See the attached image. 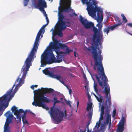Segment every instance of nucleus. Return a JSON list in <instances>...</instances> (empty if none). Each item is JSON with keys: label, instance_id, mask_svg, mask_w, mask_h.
Wrapping results in <instances>:
<instances>
[{"label": "nucleus", "instance_id": "13", "mask_svg": "<svg viewBox=\"0 0 132 132\" xmlns=\"http://www.w3.org/2000/svg\"><path fill=\"white\" fill-rule=\"evenodd\" d=\"M126 120L124 117L122 116L116 130L117 132H122L124 130V125Z\"/></svg>", "mask_w": 132, "mask_h": 132}, {"label": "nucleus", "instance_id": "3", "mask_svg": "<svg viewBox=\"0 0 132 132\" xmlns=\"http://www.w3.org/2000/svg\"><path fill=\"white\" fill-rule=\"evenodd\" d=\"M45 31L44 29H40L39 30L36 37L34 44L33 47L31 50L30 53L29 54L28 57L26 59L24 63V64L22 67L21 69V72H22V75L21 73L17 79L16 80L15 84L21 86L24 83V81L26 77L27 73V72L30 66L31 65V62L33 61L35 57L34 55L35 53H36L37 49L38 48L39 44L38 42L39 39L40 37L43 32V34Z\"/></svg>", "mask_w": 132, "mask_h": 132}, {"label": "nucleus", "instance_id": "10", "mask_svg": "<svg viewBox=\"0 0 132 132\" xmlns=\"http://www.w3.org/2000/svg\"><path fill=\"white\" fill-rule=\"evenodd\" d=\"M50 48L52 49H55L56 51H58L59 48H60L65 50L67 53L69 54L70 52L72 51V50H70L67 46L63 44L59 43L58 40L56 39L53 40V42H51V44L50 46Z\"/></svg>", "mask_w": 132, "mask_h": 132}, {"label": "nucleus", "instance_id": "25", "mask_svg": "<svg viewBox=\"0 0 132 132\" xmlns=\"http://www.w3.org/2000/svg\"><path fill=\"white\" fill-rule=\"evenodd\" d=\"M96 26L98 27L99 31H100L101 30L103 27L102 23V22H98Z\"/></svg>", "mask_w": 132, "mask_h": 132}, {"label": "nucleus", "instance_id": "30", "mask_svg": "<svg viewBox=\"0 0 132 132\" xmlns=\"http://www.w3.org/2000/svg\"><path fill=\"white\" fill-rule=\"evenodd\" d=\"M104 106H102L101 108V114H103L104 113Z\"/></svg>", "mask_w": 132, "mask_h": 132}, {"label": "nucleus", "instance_id": "51", "mask_svg": "<svg viewBox=\"0 0 132 132\" xmlns=\"http://www.w3.org/2000/svg\"><path fill=\"white\" fill-rule=\"evenodd\" d=\"M45 0H38V1H44Z\"/></svg>", "mask_w": 132, "mask_h": 132}, {"label": "nucleus", "instance_id": "29", "mask_svg": "<svg viewBox=\"0 0 132 132\" xmlns=\"http://www.w3.org/2000/svg\"><path fill=\"white\" fill-rule=\"evenodd\" d=\"M29 1V0H23V4L24 6H27Z\"/></svg>", "mask_w": 132, "mask_h": 132}, {"label": "nucleus", "instance_id": "8", "mask_svg": "<svg viewBox=\"0 0 132 132\" xmlns=\"http://www.w3.org/2000/svg\"><path fill=\"white\" fill-rule=\"evenodd\" d=\"M66 3V6L67 8L63 9H61L59 10L58 12L59 15V21L57 23V25L58 26H61L63 24H64L65 23V21H63L64 16L63 15L62 13V12H68L70 11L71 9L70 6L71 5L70 0H60Z\"/></svg>", "mask_w": 132, "mask_h": 132}, {"label": "nucleus", "instance_id": "2", "mask_svg": "<svg viewBox=\"0 0 132 132\" xmlns=\"http://www.w3.org/2000/svg\"><path fill=\"white\" fill-rule=\"evenodd\" d=\"M45 31L44 29H40L39 30L36 37L34 44L33 47L31 50L30 53L29 54L28 57L26 59L24 63V64L22 67L21 69V72H22V75L21 73L17 79L16 80L15 84L21 86L24 83V81L26 77L27 73V72L30 66L31 65V62L33 61L35 57L34 55L35 53H36L37 49L38 48L39 44L38 42L39 39L40 37L43 32V34Z\"/></svg>", "mask_w": 132, "mask_h": 132}, {"label": "nucleus", "instance_id": "52", "mask_svg": "<svg viewBox=\"0 0 132 132\" xmlns=\"http://www.w3.org/2000/svg\"><path fill=\"white\" fill-rule=\"evenodd\" d=\"M87 132H91L90 131H89V129H88V130H87Z\"/></svg>", "mask_w": 132, "mask_h": 132}, {"label": "nucleus", "instance_id": "6", "mask_svg": "<svg viewBox=\"0 0 132 132\" xmlns=\"http://www.w3.org/2000/svg\"><path fill=\"white\" fill-rule=\"evenodd\" d=\"M20 86L15 83L11 89L8 90L6 94L0 97V116L3 113V111L1 110L4 107L5 109L8 106L10 101L14 96L15 94Z\"/></svg>", "mask_w": 132, "mask_h": 132}, {"label": "nucleus", "instance_id": "1", "mask_svg": "<svg viewBox=\"0 0 132 132\" xmlns=\"http://www.w3.org/2000/svg\"><path fill=\"white\" fill-rule=\"evenodd\" d=\"M98 50L99 55H97L96 59L94 58V55H93L92 57L94 59V65H93L92 62L91 63V66L93 67V69L95 70H97L98 74L90 73V74L94 81V88L96 93L98 92V90L97 84L95 82L94 77L99 85L102 89H103L104 87V90L102 92L104 93L106 95L107 100L105 103V105L108 107L110 106L111 104V98L110 93V88L107 83L108 81V78L105 74L104 69L102 64L103 57L101 55L102 52L99 48H98Z\"/></svg>", "mask_w": 132, "mask_h": 132}, {"label": "nucleus", "instance_id": "50", "mask_svg": "<svg viewBox=\"0 0 132 132\" xmlns=\"http://www.w3.org/2000/svg\"><path fill=\"white\" fill-rule=\"evenodd\" d=\"M127 32L128 34H129V35H131V36H132V34H131V33H129V32H127Z\"/></svg>", "mask_w": 132, "mask_h": 132}, {"label": "nucleus", "instance_id": "40", "mask_svg": "<svg viewBox=\"0 0 132 132\" xmlns=\"http://www.w3.org/2000/svg\"><path fill=\"white\" fill-rule=\"evenodd\" d=\"M69 89V93L70 95H71L72 92V90L71 89Z\"/></svg>", "mask_w": 132, "mask_h": 132}, {"label": "nucleus", "instance_id": "5", "mask_svg": "<svg viewBox=\"0 0 132 132\" xmlns=\"http://www.w3.org/2000/svg\"><path fill=\"white\" fill-rule=\"evenodd\" d=\"M79 20L80 22L86 29H90L93 28V31L94 34L93 36V42L95 45L94 46L92 45V52L93 55H94V58L96 59L97 55H98L97 49L98 45V43L100 42L101 39L100 35H98V30L94 26V24L92 22L88 21L86 19L82 17L81 15H80Z\"/></svg>", "mask_w": 132, "mask_h": 132}, {"label": "nucleus", "instance_id": "23", "mask_svg": "<svg viewBox=\"0 0 132 132\" xmlns=\"http://www.w3.org/2000/svg\"><path fill=\"white\" fill-rule=\"evenodd\" d=\"M5 115L7 118L11 119L12 120L13 119V116L11 113L10 111H9L7 112Z\"/></svg>", "mask_w": 132, "mask_h": 132}, {"label": "nucleus", "instance_id": "54", "mask_svg": "<svg viewBox=\"0 0 132 132\" xmlns=\"http://www.w3.org/2000/svg\"><path fill=\"white\" fill-rule=\"evenodd\" d=\"M75 15H77V14H75Z\"/></svg>", "mask_w": 132, "mask_h": 132}, {"label": "nucleus", "instance_id": "56", "mask_svg": "<svg viewBox=\"0 0 132 132\" xmlns=\"http://www.w3.org/2000/svg\"><path fill=\"white\" fill-rule=\"evenodd\" d=\"M49 1H50V0H48Z\"/></svg>", "mask_w": 132, "mask_h": 132}, {"label": "nucleus", "instance_id": "12", "mask_svg": "<svg viewBox=\"0 0 132 132\" xmlns=\"http://www.w3.org/2000/svg\"><path fill=\"white\" fill-rule=\"evenodd\" d=\"M11 110L12 112H14V114L16 116L17 118L19 119V122H21L22 117L21 116V114H20V112H23V110L21 109L18 110L17 108L15 106L12 107Z\"/></svg>", "mask_w": 132, "mask_h": 132}, {"label": "nucleus", "instance_id": "21", "mask_svg": "<svg viewBox=\"0 0 132 132\" xmlns=\"http://www.w3.org/2000/svg\"><path fill=\"white\" fill-rule=\"evenodd\" d=\"M94 96L96 97V98L97 101L100 103H102L103 101V97L102 96L98 95V97L94 93L93 94Z\"/></svg>", "mask_w": 132, "mask_h": 132}, {"label": "nucleus", "instance_id": "43", "mask_svg": "<svg viewBox=\"0 0 132 132\" xmlns=\"http://www.w3.org/2000/svg\"><path fill=\"white\" fill-rule=\"evenodd\" d=\"M88 99L89 100H90L91 98V96H90L89 94H88Z\"/></svg>", "mask_w": 132, "mask_h": 132}, {"label": "nucleus", "instance_id": "16", "mask_svg": "<svg viewBox=\"0 0 132 132\" xmlns=\"http://www.w3.org/2000/svg\"><path fill=\"white\" fill-rule=\"evenodd\" d=\"M106 112L108 113L106 118V122H105L104 123L105 125H107L109 123V126L110 127L111 123V115L109 113L110 112V110L108 109V108H107Z\"/></svg>", "mask_w": 132, "mask_h": 132}, {"label": "nucleus", "instance_id": "48", "mask_svg": "<svg viewBox=\"0 0 132 132\" xmlns=\"http://www.w3.org/2000/svg\"><path fill=\"white\" fill-rule=\"evenodd\" d=\"M83 77L85 79H87V78L86 77V76L84 74V75Z\"/></svg>", "mask_w": 132, "mask_h": 132}, {"label": "nucleus", "instance_id": "53", "mask_svg": "<svg viewBox=\"0 0 132 132\" xmlns=\"http://www.w3.org/2000/svg\"><path fill=\"white\" fill-rule=\"evenodd\" d=\"M61 100H63V98H61Z\"/></svg>", "mask_w": 132, "mask_h": 132}, {"label": "nucleus", "instance_id": "44", "mask_svg": "<svg viewBox=\"0 0 132 132\" xmlns=\"http://www.w3.org/2000/svg\"><path fill=\"white\" fill-rule=\"evenodd\" d=\"M77 108L79 105V101L78 100L77 102Z\"/></svg>", "mask_w": 132, "mask_h": 132}, {"label": "nucleus", "instance_id": "45", "mask_svg": "<svg viewBox=\"0 0 132 132\" xmlns=\"http://www.w3.org/2000/svg\"><path fill=\"white\" fill-rule=\"evenodd\" d=\"M121 16L123 18H125V16L124 14H121Z\"/></svg>", "mask_w": 132, "mask_h": 132}, {"label": "nucleus", "instance_id": "55", "mask_svg": "<svg viewBox=\"0 0 132 132\" xmlns=\"http://www.w3.org/2000/svg\"><path fill=\"white\" fill-rule=\"evenodd\" d=\"M82 132H83V131H82Z\"/></svg>", "mask_w": 132, "mask_h": 132}, {"label": "nucleus", "instance_id": "4", "mask_svg": "<svg viewBox=\"0 0 132 132\" xmlns=\"http://www.w3.org/2000/svg\"><path fill=\"white\" fill-rule=\"evenodd\" d=\"M41 89L39 88L37 90L34 91V101L32 103V105L36 106L42 107L46 110H48L49 108L44 103H49L50 102L51 100L44 96V94L52 93L54 90L53 89L46 88H42Z\"/></svg>", "mask_w": 132, "mask_h": 132}, {"label": "nucleus", "instance_id": "34", "mask_svg": "<svg viewBox=\"0 0 132 132\" xmlns=\"http://www.w3.org/2000/svg\"><path fill=\"white\" fill-rule=\"evenodd\" d=\"M38 85H32L30 87L33 90H34V87H38Z\"/></svg>", "mask_w": 132, "mask_h": 132}, {"label": "nucleus", "instance_id": "19", "mask_svg": "<svg viewBox=\"0 0 132 132\" xmlns=\"http://www.w3.org/2000/svg\"><path fill=\"white\" fill-rule=\"evenodd\" d=\"M56 28L58 29L57 30V35L61 37H62L63 36V34L62 32V31L65 29H62V28L60 26H58V25H56Z\"/></svg>", "mask_w": 132, "mask_h": 132}, {"label": "nucleus", "instance_id": "15", "mask_svg": "<svg viewBox=\"0 0 132 132\" xmlns=\"http://www.w3.org/2000/svg\"><path fill=\"white\" fill-rule=\"evenodd\" d=\"M12 121V120L7 117L6 121L4 125V132H10L9 125L10 124Z\"/></svg>", "mask_w": 132, "mask_h": 132}, {"label": "nucleus", "instance_id": "17", "mask_svg": "<svg viewBox=\"0 0 132 132\" xmlns=\"http://www.w3.org/2000/svg\"><path fill=\"white\" fill-rule=\"evenodd\" d=\"M115 28L114 27L112 26H106L103 29V31L104 32H106L108 35V33L111 30H113Z\"/></svg>", "mask_w": 132, "mask_h": 132}, {"label": "nucleus", "instance_id": "24", "mask_svg": "<svg viewBox=\"0 0 132 132\" xmlns=\"http://www.w3.org/2000/svg\"><path fill=\"white\" fill-rule=\"evenodd\" d=\"M103 18V17L102 14L101 16H99L98 15V18L97 20V21L98 22H102Z\"/></svg>", "mask_w": 132, "mask_h": 132}, {"label": "nucleus", "instance_id": "28", "mask_svg": "<svg viewBox=\"0 0 132 132\" xmlns=\"http://www.w3.org/2000/svg\"><path fill=\"white\" fill-rule=\"evenodd\" d=\"M92 1L93 3H92L93 5H93H94L95 6V7H97V1L94 0H88V1H89L90 2V1Z\"/></svg>", "mask_w": 132, "mask_h": 132}, {"label": "nucleus", "instance_id": "32", "mask_svg": "<svg viewBox=\"0 0 132 132\" xmlns=\"http://www.w3.org/2000/svg\"><path fill=\"white\" fill-rule=\"evenodd\" d=\"M93 114L92 111L89 112L88 113V116L90 118H91Z\"/></svg>", "mask_w": 132, "mask_h": 132}, {"label": "nucleus", "instance_id": "49", "mask_svg": "<svg viewBox=\"0 0 132 132\" xmlns=\"http://www.w3.org/2000/svg\"><path fill=\"white\" fill-rule=\"evenodd\" d=\"M42 12H43V13L45 15H45L46 14L45 11H43Z\"/></svg>", "mask_w": 132, "mask_h": 132}, {"label": "nucleus", "instance_id": "7", "mask_svg": "<svg viewBox=\"0 0 132 132\" xmlns=\"http://www.w3.org/2000/svg\"><path fill=\"white\" fill-rule=\"evenodd\" d=\"M53 100L54 102L53 106L51 108L50 114L51 117L53 119L54 123L58 124L60 123L62 120L64 114L63 111H61L56 108L54 107L56 103L61 102L57 100V98L56 97H54Z\"/></svg>", "mask_w": 132, "mask_h": 132}, {"label": "nucleus", "instance_id": "37", "mask_svg": "<svg viewBox=\"0 0 132 132\" xmlns=\"http://www.w3.org/2000/svg\"><path fill=\"white\" fill-rule=\"evenodd\" d=\"M122 20L124 21V23H125L126 22H127L128 21L127 20V19L126 17H125L124 18H123L122 19Z\"/></svg>", "mask_w": 132, "mask_h": 132}, {"label": "nucleus", "instance_id": "46", "mask_svg": "<svg viewBox=\"0 0 132 132\" xmlns=\"http://www.w3.org/2000/svg\"><path fill=\"white\" fill-rule=\"evenodd\" d=\"M74 55L75 57H76V55H78V54L76 52H74Z\"/></svg>", "mask_w": 132, "mask_h": 132}, {"label": "nucleus", "instance_id": "14", "mask_svg": "<svg viewBox=\"0 0 132 132\" xmlns=\"http://www.w3.org/2000/svg\"><path fill=\"white\" fill-rule=\"evenodd\" d=\"M35 6L36 8L39 7V9L40 11H45L44 8L46 7H47L46 3L45 1H38L37 5H35Z\"/></svg>", "mask_w": 132, "mask_h": 132}, {"label": "nucleus", "instance_id": "42", "mask_svg": "<svg viewBox=\"0 0 132 132\" xmlns=\"http://www.w3.org/2000/svg\"><path fill=\"white\" fill-rule=\"evenodd\" d=\"M68 75H70V76H71L72 77H75V76L74 75H73V74H72V73H70V72H69L68 73Z\"/></svg>", "mask_w": 132, "mask_h": 132}, {"label": "nucleus", "instance_id": "9", "mask_svg": "<svg viewBox=\"0 0 132 132\" xmlns=\"http://www.w3.org/2000/svg\"><path fill=\"white\" fill-rule=\"evenodd\" d=\"M48 54L51 57L49 60H48V57L46 54H43L41 55V66L43 67H44L46 65V62H47V64H50L54 62L55 57L53 52L50 51Z\"/></svg>", "mask_w": 132, "mask_h": 132}, {"label": "nucleus", "instance_id": "26", "mask_svg": "<svg viewBox=\"0 0 132 132\" xmlns=\"http://www.w3.org/2000/svg\"><path fill=\"white\" fill-rule=\"evenodd\" d=\"M93 103L92 102H90V103H88L87 105L86 109V110L87 111H89L90 110L92 107Z\"/></svg>", "mask_w": 132, "mask_h": 132}, {"label": "nucleus", "instance_id": "31", "mask_svg": "<svg viewBox=\"0 0 132 132\" xmlns=\"http://www.w3.org/2000/svg\"><path fill=\"white\" fill-rule=\"evenodd\" d=\"M23 113V114L22 115V117H26V116L27 113L26 110L25 111H23V112H20V114H21V113Z\"/></svg>", "mask_w": 132, "mask_h": 132}, {"label": "nucleus", "instance_id": "41", "mask_svg": "<svg viewBox=\"0 0 132 132\" xmlns=\"http://www.w3.org/2000/svg\"><path fill=\"white\" fill-rule=\"evenodd\" d=\"M53 35L54 36H55L56 35H57V30L56 31H54L53 32Z\"/></svg>", "mask_w": 132, "mask_h": 132}, {"label": "nucleus", "instance_id": "20", "mask_svg": "<svg viewBox=\"0 0 132 132\" xmlns=\"http://www.w3.org/2000/svg\"><path fill=\"white\" fill-rule=\"evenodd\" d=\"M70 22L69 21H65L64 24H62L60 26L63 29H65L67 27H70Z\"/></svg>", "mask_w": 132, "mask_h": 132}, {"label": "nucleus", "instance_id": "47", "mask_svg": "<svg viewBox=\"0 0 132 132\" xmlns=\"http://www.w3.org/2000/svg\"><path fill=\"white\" fill-rule=\"evenodd\" d=\"M26 111H27V112H30L31 114H34V113H33V112H32L30 111V110H28V111H27V110H26Z\"/></svg>", "mask_w": 132, "mask_h": 132}, {"label": "nucleus", "instance_id": "38", "mask_svg": "<svg viewBox=\"0 0 132 132\" xmlns=\"http://www.w3.org/2000/svg\"><path fill=\"white\" fill-rule=\"evenodd\" d=\"M126 25H127L129 27H130L132 28V23H127Z\"/></svg>", "mask_w": 132, "mask_h": 132}, {"label": "nucleus", "instance_id": "35", "mask_svg": "<svg viewBox=\"0 0 132 132\" xmlns=\"http://www.w3.org/2000/svg\"><path fill=\"white\" fill-rule=\"evenodd\" d=\"M116 113V110L114 109L113 111V114L112 115V117H114L115 116Z\"/></svg>", "mask_w": 132, "mask_h": 132}, {"label": "nucleus", "instance_id": "11", "mask_svg": "<svg viewBox=\"0 0 132 132\" xmlns=\"http://www.w3.org/2000/svg\"><path fill=\"white\" fill-rule=\"evenodd\" d=\"M43 72L46 75H48L50 77L55 78L59 80L64 85V82L62 78L58 74L54 75L53 73L51 72L47 68L43 70Z\"/></svg>", "mask_w": 132, "mask_h": 132}, {"label": "nucleus", "instance_id": "22", "mask_svg": "<svg viewBox=\"0 0 132 132\" xmlns=\"http://www.w3.org/2000/svg\"><path fill=\"white\" fill-rule=\"evenodd\" d=\"M103 114H101L100 117L99 118V120L98 121V123L97 122L96 123V124L95 126V127H97V128H98L100 127L101 124V121L103 119Z\"/></svg>", "mask_w": 132, "mask_h": 132}, {"label": "nucleus", "instance_id": "18", "mask_svg": "<svg viewBox=\"0 0 132 132\" xmlns=\"http://www.w3.org/2000/svg\"><path fill=\"white\" fill-rule=\"evenodd\" d=\"M115 19L117 23V24L113 25L115 28L118 26L122 25L121 20L118 16H116L115 18Z\"/></svg>", "mask_w": 132, "mask_h": 132}, {"label": "nucleus", "instance_id": "39", "mask_svg": "<svg viewBox=\"0 0 132 132\" xmlns=\"http://www.w3.org/2000/svg\"><path fill=\"white\" fill-rule=\"evenodd\" d=\"M48 24H47V23L44 25L41 28V29H44V28L46 27V26Z\"/></svg>", "mask_w": 132, "mask_h": 132}, {"label": "nucleus", "instance_id": "27", "mask_svg": "<svg viewBox=\"0 0 132 132\" xmlns=\"http://www.w3.org/2000/svg\"><path fill=\"white\" fill-rule=\"evenodd\" d=\"M22 122L24 124H29L28 122L26 119V117H22Z\"/></svg>", "mask_w": 132, "mask_h": 132}, {"label": "nucleus", "instance_id": "36", "mask_svg": "<svg viewBox=\"0 0 132 132\" xmlns=\"http://www.w3.org/2000/svg\"><path fill=\"white\" fill-rule=\"evenodd\" d=\"M45 16L46 18V21H47V24H48L49 22V20L48 19L47 17V14H46L45 15Z\"/></svg>", "mask_w": 132, "mask_h": 132}, {"label": "nucleus", "instance_id": "33", "mask_svg": "<svg viewBox=\"0 0 132 132\" xmlns=\"http://www.w3.org/2000/svg\"><path fill=\"white\" fill-rule=\"evenodd\" d=\"M65 101H66V103L67 104L69 105L70 107H71V102L69 101H67L66 100Z\"/></svg>", "mask_w": 132, "mask_h": 132}]
</instances>
